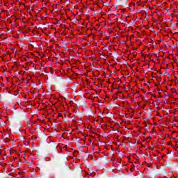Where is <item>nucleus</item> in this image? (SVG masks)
I'll return each instance as SVG.
<instances>
[{
	"instance_id": "obj_1",
	"label": "nucleus",
	"mask_w": 178,
	"mask_h": 178,
	"mask_svg": "<svg viewBox=\"0 0 178 178\" xmlns=\"http://www.w3.org/2000/svg\"><path fill=\"white\" fill-rule=\"evenodd\" d=\"M162 90H159V92H161Z\"/></svg>"
},
{
	"instance_id": "obj_2",
	"label": "nucleus",
	"mask_w": 178,
	"mask_h": 178,
	"mask_svg": "<svg viewBox=\"0 0 178 178\" xmlns=\"http://www.w3.org/2000/svg\"><path fill=\"white\" fill-rule=\"evenodd\" d=\"M28 30H29V31H30V30H31L30 28H28Z\"/></svg>"
},
{
	"instance_id": "obj_3",
	"label": "nucleus",
	"mask_w": 178,
	"mask_h": 178,
	"mask_svg": "<svg viewBox=\"0 0 178 178\" xmlns=\"http://www.w3.org/2000/svg\"><path fill=\"white\" fill-rule=\"evenodd\" d=\"M177 148H178V145H176Z\"/></svg>"
},
{
	"instance_id": "obj_4",
	"label": "nucleus",
	"mask_w": 178,
	"mask_h": 178,
	"mask_svg": "<svg viewBox=\"0 0 178 178\" xmlns=\"http://www.w3.org/2000/svg\"><path fill=\"white\" fill-rule=\"evenodd\" d=\"M26 83H29V81H26Z\"/></svg>"
},
{
	"instance_id": "obj_5",
	"label": "nucleus",
	"mask_w": 178,
	"mask_h": 178,
	"mask_svg": "<svg viewBox=\"0 0 178 178\" xmlns=\"http://www.w3.org/2000/svg\"><path fill=\"white\" fill-rule=\"evenodd\" d=\"M173 133H176V131H173Z\"/></svg>"
}]
</instances>
